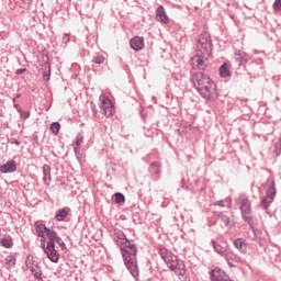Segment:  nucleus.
Segmentation results:
<instances>
[{"label": "nucleus", "instance_id": "obj_1", "mask_svg": "<svg viewBox=\"0 0 281 281\" xmlns=\"http://www.w3.org/2000/svg\"><path fill=\"white\" fill-rule=\"evenodd\" d=\"M116 236L119 240H125V243H123L124 246L121 247L124 265L131 276L137 278L139 276V268L137 267V246H135V241L126 238L123 232L119 233Z\"/></svg>", "mask_w": 281, "mask_h": 281}, {"label": "nucleus", "instance_id": "obj_2", "mask_svg": "<svg viewBox=\"0 0 281 281\" xmlns=\"http://www.w3.org/2000/svg\"><path fill=\"white\" fill-rule=\"evenodd\" d=\"M191 81L204 100H211L212 94L216 92V83L203 71L192 74Z\"/></svg>", "mask_w": 281, "mask_h": 281}, {"label": "nucleus", "instance_id": "obj_3", "mask_svg": "<svg viewBox=\"0 0 281 281\" xmlns=\"http://www.w3.org/2000/svg\"><path fill=\"white\" fill-rule=\"evenodd\" d=\"M158 254L170 271L177 273V276H183V269H186V265L177 257V255L172 254L168 248L162 247L158 249Z\"/></svg>", "mask_w": 281, "mask_h": 281}, {"label": "nucleus", "instance_id": "obj_4", "mask_svg": "<svg viewBox=\"0 0 281 281\" xmlns=\"http://www.w3.org/2000/svg\"><path fill=\"white\" fill-rule=\"evenodd\" d=\"M235 202L239 206V210L241 212V217L249 225V227L254 231V218L251 217V202L249 199L245 198L244 195H239Z\"/></svg>", "mask_w": 281, "mask_h": 281}, {"label": "nucleus", "instance_id": "obj_5", "mask_svg": "<svg viewBox=\"0 0 281 281\" xmlns=\"http://www.w3.org/2000/svg\"><path fill=\"white\" fill-rule=\"evenodd\" d=\"M268 188L266 191V196L261 199V207L266 211V214H269L271 216V211H269V207L271 206V203H273V200L276 199V179L273 177L268 178Z\"/></svg>", "mask_w": 281, "mask_h": 281}, {"label": "nucleus", "instance_id": "obj_6", "mask_svg": "<svg viewBox=\"0 0 281 281\" xmlns=\"http://www.w3.org/2000/svg\"><path fill=\"white\" fill-rule=\"evenodd\" d=\"M212 36L210 33L204 32L198 38L195 54L212 56Z\"/></svg>", "mask_w": 281, "mask_h": 281}, {"label": "nucleus", "instance_id": "obj_7", "mask_svg": "<svg viewBox=\"0 0 281 281\" xmlns=\"http://www.w3.org/2000/svg\"><path fill=\"white\" fill-rule=\"evenodd\" d=\"M100 109L102 111V114L105 115V117H111L113 113H115V108L113 106V102H111V99L109 97L100 95Z\"/></svg>", "mask_w": 281, "mask_h": 281}, {"label": "nucleus", "instance_id": "obj_8", "mask_svg": "<svg viewBox=\"0 0 281 281\" xmlns=\"http://www.w3.org/2000/svg\"><path fill=\"white\" fill-rule=\"evenodd\" d=\"M210 55H203L195 53L194 57H192V65H195L196 69L200 71H205L207 67L206 60H209Z\"/></svg>", "mask_w": 281, "mask_h": 281}, {"label": "nucleus", "instance_id": "obj_9", "mask_svg": "<svg viewBox=\"0 0 281 281\" xmlns=\"http://www.w3.org/2000/svg\"><path fill=\"white\" fill-rule=\"evenodd\" d=\"M45 254L50 262L58 263V260H60V254H58L56 246H46Z\"/></svg>", "mask_w": 281, "mask_h": 281}, {"label": "nucleus", "instance_id": "obj_10", "mask_svg": "<svg viewBox=\"0 0 281 281\" xmlns=\"http://www.w3.org/2000/svg\"><path fill=\"white\" fill-rule=\"evenodd\" d=\"M235 63L238 67H245L248 63L247 53L243 50H236L234 54Z\"/></svg>", "mask_w": 281, "mask_h": 281}, {"label": "nucleus", "instance_id": "obj_11", "mask_svg": "<svg viewBox=\"0 0 281 281\" xmlns=\"http://www.w3.org/2000/svg\"><path fill=\"white\" fill-rule=\"evenodd\" d=\"M0 172L3 175L16 172V162L14 160H8L4 165L0 166Z\"/></svg>", "mask_w": 281, "mask_h": 281}, {"label": "nucleus", "instance_id": "obj_12", "mask_svg": "<svg viewBox=\"0 0 281 281\" xmlns=\"http://www.w3.org/2000/svg\"><path fill=\"white\" fill-rule=\"evenodd\" d=\"M149 172L151 177H154V181L159 180V176L161 175V165L157 161H154L149 165Z\"/></svg>", "mask_w": 281, "mask_h": 281}, {"label": "nucleus", "instance_id": "obj_13", "mask_svg": "<svg viewBox=\"0 0 281 281\" xmlns=\"http://www.w3.org/2000/svg\"><path fill=\"white\" fill-rule=\"evenodd\" d=\"M130 45L134 52H139L144 49V37L135 36L130 41Z\"/></svg>", "mask_w": 281, "mask_h": 281}, {"label": "nucleus", "instance_id": "obj_14", "mask_svg": "<svg viewBox=\"0 0 281 281\" xmlns=\"http://www.w3.org/2000/svg\"><path fill=\"white\" fill-rule=\"evenodd\" d=\"M156 19L158 21H160V23H165L168 24L169 19H168V14H166V9L164 8V5H159L156 10Z\"/></svg>", "mask_w": 281, "mask_h": 281}, {"label": "nucleus", "instance_id": "obj_15", "mask_svg": "<svg viewBox=\"0 0 281 281\" xmlns=\"http://www.w3.org/2000/svg\"><path fill=\"white\" fill-rule=\"evenodd\" d=\"M215 216L223 223L224 227H232V220L225 212H215Z\"/></svg>", "mask_w": 281, "mask_h": 281}, {"label": "nucleus", "instance_id": "obj_16", "mask_svg": "<svg viewBox=\"0 0 281 281\" xmlns=\"http://www.w3.org/2000/svg\"><path fill=\"white\" fill-rule=\"evenodd\" d=\"M46 236L48 238V241H47L46 246H49V247L56 246V239L58 237V233H56V231H53V229L48 228L46 231Z\"/></svg>", "mask_w": 281, "mask_h": 281}, {"label": "nucleus", "instance_id": "obj_17", "mask_svg": "<svg viewBox=\"0 0 281 281\" xmlns=\"http://www.w3.org/2000/svg\"><path fill=\"white\" fill-rule=\"evenodd\" d=\"M234 247L238 249L240 254H247V244L244 238H237L234 240Z\"/></svg>", "mask_w": 281, "mask_h": 281}, {"label": "nucleus", "instance_id": "obj_18", "mask_svg": "<svg viewBox=\"0 0 281 281\" xmlns=\"http://www.w3.org/2000/svg\"><path fill=\"white\" fill-rule=\"evenodd\" d=\"M43 181L46 186H49V181H52V167L49 165L43 166Z\"/></svg>", "mask_w": 281, "mask_h": 281}, {"label": "nucleus", "instance_id": "obj_19", "mask_svg": "<svg viewBox=\"0 0 281 281\" xmlns=\"http://www.w3.org/2000/svg\"><path fill=\"white\" fill-rule=\"evenodd\" d=\"M47 226L45 224H38V222L35 223V231L38 236V238L45 237V234H47Z\"/></svg>", "mask_w": 281, "mask_h": 281}, {"label": "nucleus", "instance_id": "obj_20", "mask_svg": "<svg viewBox=\"0 0 281 281\" xmlns=\"http://www.w3.org/2000/svg\"><path fill=\"white\" fill-rule=\"evenodd\" d=\"M30 271L35 280L43 281V272L41 271V267H38V265L31 267Z\"/></svg>", "mask_w": 281, "mask_h": 281}, {"label": "nucleus", "instance_id": "obj_21", "mask_svg": "<svg viewBox=\"0 0 281 281\" xmlns=\"http://www.w3.org/2000/svg\"><path fill=\"white\" fill-rule=\"evenodd\" d=\"M68 214L69 212H67L65 209H59L55 214V218L56 221L61 223L63 221H65V217L68 216Z\"/></svg>", "mask_w": 281, "mask_h": 281}, {"label": "nucleus", "instance_id": "obj_22", "mask_svg": "<svg viewBox=\"0 0 281 281\" xmlns=\"http://www.w3.org/2000/svg\"><path fill=\"white\" fill-rule=\"evenodd\" d=\"M0 245L4 247V249H10L14 244L12 243V237L7 236L0 239Z\"/></svg>", "mask_w": 281, "mask_h": 281}, {"label": "nucleus", "instance_id": "obj_23", "mask_svg": "<svg viewBox=\"0 0 281 281\" xmlns=\"http://www.w3.org/2000/svg\"><path fill=\"white\" fill-rule=\"evenodd\" d=\"M220 76H221V78H229V76H232L229 68H227V64H223L220 67Z\"/></svg>", "mask_w": 281, "mask_h": 281}, {"label": "nucleus", "instance_id": "obj_24", "mask_svg": "<svg viewBox=\"0 0 281 281\" xmlns=\"http://www.w3.org/2000/svg\"><path fill=\"white\" fill-rule=\"evenodd\" d=\"M44 67L47 69V71L43 74L44 81L49 82V77L52 76V66L46 61Z\"/></svg>", "mask_w": 281, "mask_h": 281}, {"label": "nucleus", "instance_id": "obj_25", "mask_svg": "<svg viewBox=\"0 0 281 281\" xmlns=\"http://www.w3.org/2000/svg\"><path fill=\"white\" fill-rule=\"evenodd\" d=\"M213 205H216L218 207H232V202L227 199L218 200V201L214 202Z\"/></svg>", "mask_w": 281, "mask_h": 281}, {"label": "nucleus", "instance_id": "obj_26", "mask_svg": "<svg viewBox=\"0 0 281 281\" xmlns=\"http://www.w3.org/2000/svg\"><path fill=\"white\" fill-rule=\"evenodd\" d=\"M211 243H212L214 251H216V254H220V256H223V254H225V247L221 246V244H217L214 240H212Z\"/></svg>", "mask_w": 281, "mask_h": 281}, {"label": "nucleus", "instance_id": "obj_27", "mask_svg": "<svg viewBox=\"0 0 281 281\" xmlns=\"http://www.w3.org/2000/svg\"><path fill=\"white\" fill-rule=\"evenodd\" d=\"M25 265L27 269H32V267H37L38 261H35L33 256H27Z\"/></svg>", "mask_w": 281, "mask_h": 281}, {"label": "nucleus", "instance_id": "obj_28", "mask_svg": "<svg viewBox=\"0 0 281 281\" xmlns=\"http://www.w3.org/2000/svg\"><path fill=\"white\" fill-rule=\"evenodd\" d=\"M114 196H115V203L117 205H122V204L126 203V198L122 193L116 192L114 194Z\"/></svg>", "mask_w": 281, "mask_h": 281}, {"label": "nucleus", "instance_id": "obj_29", "mask_svg": "<svg viewBox=\"0 0 281 281\" xmlns=\"http://www.w3.org/2000/svg\"><path fill=\"white\" fill-rule=\"evenodd\" d=\"M104 55H101V54H95L92 58V63H95V65H102L104 64Z\"/></svg>", "mask_w": 281, "mask_h": 281}, {"label": "nucleus", "instance_id": "obj_30", "mask_svg": "<svg viewBox=\"0 0 281 281\" xmlns=\"http://www.w3.org/2000/svg\"><path fill=\"white\" fill-rule=\"evenodd\" d=\"M50 131L54 133V135H58L60 133V123L54 122L50 124Z\"/></svg>", "mask_w": 281, "mask_h": 281}, {"label": "nucleus", "instance_id": "obj_31", "mask_svg": "<svg viewBox=\"0 0 281 281\" xmlns=\"http://www.w3.org/2000/svg\"><path fill=\"white\" fill-rule=\"evenodd\" d=\"M5 263L9 265V267H14L16 265V258L14 256L10 255L5 257Z\"/></svg>", "mask_w": 281, "mask_h": 281}, {"label": "nucleus", "instance_id": "obj_32", "mask_svg": "<svg viewBox=\"0 0 281 281\" xmlns=\"http://www.w3.org/2000/svg\"><path fill=\"white\" fill-rule=\"evenodd\" d=\"M273 153L277 157L281 156V139L274 144Z\"/></svg>", "mask_w": 281, "mask_h": 281}, {"label": "nucleus", "instance_id": "obj_33", "mask_svg": "<svg viewBox=\"0 0 281 281\" xmlns=\"http://www.w3.org/2000/svg\"><path fill=\"white\" fill-rule=\"evenodd\" d=\"M82 142H85V136H82L81 133L77 134L76 139H75V146H81Z\"/></svg>", "mask_w": 281, "mask_h": 281}, {"label": "nucleus", "instance_id": "obj_34", "mask_svg": "<svg viewBox=\"0 0 281 281\" xmlns=\"http://www.w3.org/2000/svg\"><path fill=\"white\" fill-rule=\"evenodd\" d=\"M273 10L274 12H281V0H274Z\"/></svg>", "mask_w": 281, "mask_h": 281}, {"label": "nucleus", "instance_id": "obj_35", "mask_svg": "<svg viewBox=\"0 0 281 281\" xmlns=\"http://www.w3.org/2000/svg\"><path fill=\"white\" fill-rule=\"evenodd\" d=\"M20 116L22 117V120H27V117H30V111H21L20 112Z\"/></svg>", "mask_w": 281, "mask_h": 281}, {"label": "nucleus", "instance_id": "obj_36", "mask_svg": "<svg viewBox=\"0 0 281 281\" xmlns=\"http://www.w3.org/2000/svg\"><path fill=\"white\" fill-rule=\"evenodd\" d=\"M55 243H57L59 247H61V249L65 247V241H63V238L60 237H57V239H55Z\"/></svg>", "mask_w": 281, "mask_h": 281}, {"label": "nucleus", "instance_id": "obj_37", "mask_svg": "<svg viewBox=\"0 0 281 281\" xmlns=\"http://www.w3.org/2000/svg\"><path fill=\"white\" fill-rule=\"evenodd\" d=\"M26 71H27L26 68H20V69H18V70L15 71V74H16V76H21V75L25 74Z\"/></svg>", "mask_w": 281, "mask_h": 281}, {"label": "nucleus", "instance_id": "obj_38", "mask_svg": "<svg viewBox=\"0 0 281 281\" xmlns=\"http://www.w3.org/2000/svg\"><path fill=\"white\" fill-rule=\"evenodd\" d=\"M41 247L44 249V251L47 250V247H45V237H41Z\"/></svg>", "mask_w": 281, "mask_h": 281}, {"label": "nucleus", "instance_id": "obj_39", "mask_svg": "<svg viewBox=\"0 0 281 281\" xmlns=\"http://www.w3.org/2000/svg\"><path fill=\"white\" fill-rule=\"evenodd\" d=\"M10 143L15 144V146H21V142H19L16 138H11Z\"/></svg>", "mask_w": 281, "mask_h": 281}, {"label": "nucleus", "instance_id": "obj_40", "mask_svg": "<svg viewBox=\"0 0 281 281\" xmlns=\"http://www.w3.org/2000/svg\"><path fill=\"white\" fill-rule=\"evenodd\" d=\"M74 151H75V155H80V146L75 145L74 146Z\"/></svg>", "mask_w": 281, "mask_h": 281}, {"label": "nucleus", "instance_id": "obj_41", "mask_svg": "<svg viewBox=\"0 0 281 281\" xmlns=\"http://www.w3.org/2000/svg\"><path fill=\"white\" fill-rule=\"evenodd\" d=\"M14 109H16L18 113H21L23 111V109H21V106L16 103L13 104Z\"/></svg>", "mask_w": 281, "mask_h": 281}, {"label": "nucleus", "instance_id": "obj_42", "mask_svg": "<svg viewBox=\"0 0 281 281\" xmlns=\"http://www.w3.org/2000/svg\"><path fill=\"white\" fill-rule=\"evenodd\" d=\"M67 36H69V34H65L63 37L64 43H69V38H67Z\"/></svg>", "mask_w": 281, "mask_h": 281}, {"label": "nucleus", "instance_id": "obj_43", "mask_svg": "<svg viewBox=\"0 0 281 281\" xmlns=\"http://www.w3.org/2000/svg\"><path fill=\"white\" fill-rule=\"evenodd\" d=\"M19 98H21V93H18V94L15 95V99H19Z\"/></svg>", "mask_w": 281, "mask_h": 281}, {"label": "nucleus", "instance_id": "obj_44", "mask_svg": "<svg viewBox=\"0 0 281 281\" xmlns=\"http://www.w3.org/2000/svg\"><path fill=\"white\" fill-rule=\"evenodd\" d=\"M12 102H13V104H14V102H16V98H13Z\"/></svg>", "mask_w": 281, "mask_h": 281}, {"label": "nucleus", "instance_id": "obj_45", "mask_svg": "<svg viewBox=\"0 0 281 281\" xmlns=\"http://www.w3.org/2000/svg\"><path fill=\"white\" fill-rule=\"evenodd\" d=\"M229 265V267H234V265H232V263H228Z\"/></svg>", "mask_w": 281, "mask_h": 281}]
</instances>
